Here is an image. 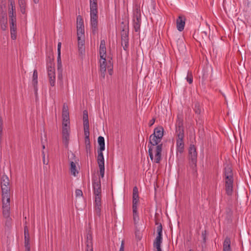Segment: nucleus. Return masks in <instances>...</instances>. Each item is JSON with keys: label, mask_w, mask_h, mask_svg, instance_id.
Instances as JSON below:
<instances>
[{"label": "nucleus", "mask_w": 251, "mask_h": 251, "mask_svg": "<svg viewBox=\"0 0 251 251\" xmlns=\"http://www.w3.org/2000/svg\"><path fill=\"white\" fill-rule=\"evenodd\" d=\"M187 81L188 82L189 84H191L193 81V78L192 74L191 72H188L187 76L186 77Z\"/></svg>", "instance_id": "obj_39"}, {"label": "nucleus", "mask_w": 251, "mask_h": 251, "mask_svg": "<svg viewBox=\"0 0 251 251\" xmlns=\"http://www.w3.org/2000/svg\"><path fill=\"white\" fill-rule=\"evenodd\" d=\"M132 207H137V204L139 201L138 190L136 186H134L133 189L132 195Z\"/></svg>", "instance_id": "obj_17"}, {"label": "nucleus", "mask_w": 251, "mask_h": 251, "mask_svg": "<svg viewBox=\"0 0 251 251\" xmlns=\"http://www.w3.org/2000/svg\"><path fill=\"white\" fill-rule=\"evenodd\" d=\"M155 225H157V235H162V226L161 223H159L157 221H155Z\"/></svg>", "instance_id": "obj_38"}, {"label": "nucleus", "mask_w": 251, "mask_h": 251, "mask_svg": "<svg viewBox=\"0 0 251 251\" xmlns=\"http://www.w3.org/2000/svg\"><path fill=\"white\" fill-rule=\"evenodd\" d=\"M42 154L43 158H45V152L44 151H42Z\"/></svg>", "instance_id": "obj_63"}, {"label": "nucleus", "mask_w": 251, "mask_h": 251, "mask_svg": "<svg viewBox=\"0 0 251 251\" xmlns=\"http://www.w3.org/2000/svg\"><path fill=\"white\" fill-rule=\"evenodd\" d=\"M202 237H203V242H206V235H205V234L203 232H202Z\"/></svg>", "instance_id": "obj_57"}, {"label": "nucleus", "mask_w": 251, "mask_h": 251, "mask_svg": "<svg viewBox=\"0 0 251 251\" xmlns=\"http://www.w3.org/2000/svg\"><path fill=\"white\" fill-rule=\"evenodd\" d=\"M29 237L28 228L26 226L24 227V236Z\"/></svg>", "instance_id": "obj_42"}, {"label": "nucleus", "mask_w": 251, "mask_h": 251, "mask_svg": "<svg viewBox=\"0 0 251 251\" xmlns=\"http://www.w3.org/2000/svg\"><path fill=\"white\" fill-rule=\"evenodd\" d=\"M155 119L153 118L152 119L150 122H149V126H151L155 122Z\"/></svg>", "instance_id": "obj_55"}, {"label": "nucleus", "mask_w": 251, "mask_h": 251, "mask_svg": "<svg viewBox=\"0 0 251 251\" xmlns=\"http://www.w3.org/2000/svg\"><path fill=\"white\" fill-rule=\"evenodd\" d=\"M62 140L66 147H67L70 139V126H62Z\"/></svg>", "instance_id": "obj_11"}, {"label": "nucleus", "mask_w": 251, "mask_h": 251, "mask_svg": "<svg viewBox=\"0 0 251 251\" xmlns=\"http://www.w3.org/2000/svg\"><path fill=\"white\" fill-rule=\"evenodd\" d=\"M47 71L50 84L53 86L55 84V68L51 63L48 65Z\"/></svg>", "instance_id": "obj_8"}, {"label": "nucleus", "mask_w": 251, "mask_h": 251, "mask_svg": "<svg viewBox=\"0 0 251 251\" xmlns=\"http://www.w3.org/2000/svg\"><path fill=\"white\" fill-rule=\"evenodd\" d=\"M37 78H38L37 71L36 70H34L33 71V74L32 82H33V85L34 86V90L35 91H37V83H38Z\"/></svg>", "instance_id": "obj_28"}, {"label": "nucleus", "mask_w": 251, "mask_h": 251, "mask_svg": "<svg viewBox=\"0 0 251 251\" xmlns=\"http://www.w3.org/2000/svg\"><path fill=\"white\" fill-rule=\"evenodd\" d=\"M107 68H108V73H109V75H112V69L110 68V66H108Z\"/></svg>", "instance_id": "obj_56"}, {"label": "nucleus", "mask_w": 251, "mask_h": 251, "mask_svg": "<svg viewBox=\"0 0 251 251\" xmlns=\"http://www.w3.org/2000/svg\"><path fill=\"white\" fill-rule=\"evenodd\" d=\"M84 34V27L77 28V39L80 40V38Z\"/></svg>", "instance_id": "obj_36"}, {"label": "nucleus", "mask_w": 251, "mask_h": 251, "mask_svg": "<svg viewBox=\"0 0 251 251\" xmlns=\"http://www.w3.org/2000/svg\"><path fill=\"white\" fill-rule=\"evenodd\" d=\"M85 149L87 153H91V145H85Z\"/></svg>", "instance_id": "obj_51"}, {"label": "nucleus", "mask_w": 251, "mask_h": 251, "mask_svg": "<svg viewBox=\"0 0 251 251\" xmlns=\"http://www.w3.org/2000/svg\"><path fill=\"white\" fill-rule=\"evenodd\" d=\"M61 43L59 42L57 45V53H61Z\"/></svg>", "instance_id": "obj_52"}, {"label": "nucleus", "mask_w": 251, "mask_h": 251, "mask_svg": "<svg viewBox=\"0 0 251 251\" xmlns=\"http://www.w3.org/2000/svg\"><path fill=\"white\" fill-rule=\"evenodd\" d=\"M25 251H30V248H25Z\"/></svg>", "instance_id": "obj_64"}, {"label": "nucleus", "mask_w": 251, "mask_h": 251, "mask_svg": "<svg viewBox=\"0 0 251 251\" xmlns=\"http://www.w3.org/2000/svg\"><path fill=\"white\" fill-rule=\"evenodd\" d=\"M162 235H157L153 243L154 247L156 248V249L161 248V244L162 243Z\"/></svg>", "instance_id": "obj_26"}, {"label": "nucleus", "mask_w": 251, "mask_h": 251, "mask_svg": "<svg viewBox=\"0 0 251 251\" xmlns=\"http://www.w3.org/2000/svg\"><path fill=\"white\" fill-rule=\"evenodd\" d=\"M133 209V219L134 221V223L135 225H136L138 221L139 220V217L137 213V207H135V209H134V207H132Z\"/></svg>", "instance_id": "obj_29"}, {"label": "nucleus", "mask_w": 251, "mask_h": 251, "mask_svg": "<svg viewBox=\"0 0 251 251\" xmlns=\"http://www.w3.org/2000/svg\"><path fill=\"white\" fill-rule=\"evenodd\" d=\"M175 135L176 137V154H181L184 150V131L183 126V119L181 117H177L176 123V132Z\"/></svg>", "instance_id": "obj_1"}, {"label": "nucleus", "mask_w": 251, "mask_h": 251, "mask_svg": "<svg viewBox=\"0 0 251 251\" xmlns=\"http://www.w3.org/2000/svg\"><path fill=\"white\" fill-rule=\"evenodd\" d=\"M30 240V237H27L26 236H25V241H29Z\"/></svg>", "instance_id": "obj_59"}, {"label": "nucleus", "mask_w": 251, "mask_h": 251, "mask_svg": "<svg viewBox=\"0 0 251 251\" xmlns=\"http://www.w3.org/2000/svg\"><path fill=\"white\" fill-rule=\"evenodd\" d=\"M224 177L226 194L228 196H231L233 193V174L231 167L229 165L225 168Z\"/></svg>", "instance_id": "obj_3"}, {"label": "nucleus", "mask_w": 251, "mask_h": 251, "mask_svg": "<svg viewBox=\"0 0 251 251\" xmlns=\"http://www.w3.org/2000/svg\"><path fill=\"white\" fill-rule=\"evenodd\" d=\"M20 11L21 13L23 14H25L26 12V6H20Z\"/></svg>", "instance_id": "obj_49"}, {"label": "nucleus", "mask_w": 251, "mask_h": 251, "mask_svg": "<svg viewBox=\"0 0 251 251\" xmlns=\"http://www.w3.org/2000/svg\"><path fill=\"white\" fill-rule=\"evenodd\" d=\"M9 185V180L7 176L3 175L1 178V186Z\"/></svg>", "instance_id": "obj_33"}, {"label": "nucleus", "mask_w": 251, "mask_h": 251, "mask_svg": "<svg viewBox=\"0 0 251 251\" xmlns=\"http://www.w3.org/2000/svg\"><path fill=\"white\" fill-rule=\"evenodd\" d=\"M0 4V20H7V14L5 11L3 10L2 7H5L6 3L4 2L5 0H1Z\"/></svg>", "instance_id": "obj_21"}, {"label": "nucleus", "mask_w": 251, "mask_h": 251, "mask_svg": "<svg viewBox=\"0 0 251 251\" xmlns=\"http://www.w3.org/2000/svg\"><path fill=\"white\" fill-rule=\"evenodd\" d=\"M161 140L162 139L160 138H158V136L155 135V134H152L150 136V141L148 145L149 154L151 161L153 160V150L154 149V147L160 144L159 143Z\"/></svg>", "instance_id": "obj_4"}, {"label": "nucleus", "mask_w": 251, "mask_h": 251, "mask_svg": "<svg viewBox=\"0 0 251 251\" xmlns=\"http://www.w3.org/2000/svg\"><path fill=\"white\" fill-rule=\"evenodd\" d=\"M189 157L191 163H192V166L196 167L197 161V152L194 145H191L190 147L189 151Z\"/></svg>", "instance_id": "obj_9"}, {"label": "nucleus", "mask_w": 251, "mask_h": 251, "mask_svg": "<svg viewBox=\"0 0 251 251\" xmlns=\"http://www.w3.org/2000/svg\"><path fill=\"white\" fill-rule=\"evenodd\" d=\"M10 32L12 39L15 40L16 38V31H10Z\"/></svg>", "instance_id": "obj_50"}, {"label": "nucleus", "mask_w": 251, "mask_h": 251, "mask_svg": "<svg viewBox=\"0 0 251 251\" xmlns=\"http://www.w3.org/2000/svg\"><path fill=\"white\" fill-rule=\"evenodd\" d=\"M200 34L203 39L206 38L207 36V34L206 31H201Z\"/></svg>", "instance_id": "obj_48"}, {"label": "nucleus", "mask_w": 251, "mask_h": 251, "mask_svg": "<svg viewBox=\"0 0 251 251\" xmlns=\"http://www.w3.org/2000/svg\"><path fill=\"white\" fill-rule=\"evenodd\" d=\"M43 163L44 164H48V162H46V160H45V158H43Z\"/></svg>", "instance_id": "obj_61"}, {"label": "nucleus", "mask_w": 251, "mask_h": 251, "mask_svg": "<svg viewBox=\"0 0 251 251\" xmlns=\"http://www.w3.org/2000/svg\"><path fill=\"white\" fill-rule=\"evenodd\" d=\"M0 25L1 30L5 31L7 29V20H0Z\"/></svg>", "instance_id": "obj_37"}, {"label": "nucleus", "mask_w": 251, "mask_h": 251, "mask_svg": "<svg viewBox=\"0 0 251 251\" xmlns=\"http://www.w3.org/2000/svg\"><path fill=\"white\" fill-rule=\"evenodd\" d=\"M128 28L124 25L121 32V44L125 50L128 48Z\"/></svg>", "instance_id": "obj_6"}, {"label": "nucleus", "mask_w": 251, "mask_h": 251, "mask_svg": "<svg viewBox=\"0 0 251 251\" xmlns=\"http://www.w3.org/2000/svg\"><path fill=\"white\" fill-rule=\"evenodd\" d=\"M100 72L101 75L103 78L105 76V73L106 70L107 63L106 61V58L101 59L100 60Z\"/></svg>", "instance_id": "obj_20"}, {"label": "nucleus", "mask_w": 251, "mask_h": 251, "mask_svg": "<svg viewBox=\"0 0 251 251\" xmlns=\"http://www.w3.org/2000/svg\"><path fill=\"white\" fill-rule=\"evenodd\" d=\"M2 191V200H10L9 185L1 186Z\"/></svg>", "instance_id": "obj_16"}, {"label": "nucleus", "mask_w": 251, "mask_h": 251, "mask_svg": "<svg viewBox=\"0 0 251 251\" xmlns=\"http://www.w3.org/2000/svg\"><path fill=\"white\" fill-rule=\"evenodd\" d=\"M19 6H26V0H18Z\"/></svg>", "instance_id": "obj_44"}, {"label": "nucleus", "mask_w": 251, "mask_h": 251, "mask_svg": "<svg viewBox=\"0 0 251 251\" xmlns=\"http://www.w3.org/2000/svg\"><path fill=\"white\" fill-rule=\"evenodd\" d=\"M100 55L101 59L106 58V50L104 40H101L100 41Z\"/></svg>", "instance_id": "obj_18"}, {"label": "nucleus", "mask_w": 251, "mask_h": 251, "mask_svg": "<svg viewBox=\"0 0 251 251\" xmlns=\"http://www.w3.org/2000/svg\"><path fill=\"white\" fill-rule=\"evenodd\" d=\"M86 247H93L92 236L91 234L88 233L87 235V240L86 242Z\"/></svg>", "instance_id": "obj_35"}, {"label": "nucleus", "mask_w": 251, "mask_h": 251, "mask_svg": "<svg viewBox=\"0 0 251 251\" xmlns=\"http://www.w3.org/2000/svg\"><path fill=\"white\" fill-rule=\"evenodd\" d=\"M162 144L158 145L154 147L153 152L154 153V157H153V160L156 163H159L162 159L161 152L162 151Z\"/></svg>", "instance_id": "obj_7"}, {"label": "nucleus", "mask_w": 251, "mask_h": 251, "mask_svg": "<svg viewBox=\"0 0 251 251\" xmlns=\"http://www.w3.org/2000/svg\"><path fill=\"white\" fill-rule=\"evenodd\" d=\"M76 28L83 27L84 22L82 17L80 15L78 16L76 18Z\"/></svg>", "instance_id": "obj_31"}, {"label": "nucleus", "mask_w": 251, "mask_h": 251, "mask_svg": "<svg viewBox=\"0 0 251 251\" xmlns=\"http://www.w3.org/2000/svg\"><path fill=\"white\" fill-rule=\"evenodd\" d=\"M84 129H89L88 115H83Z\"/></svg>", "instance_id": "obj_32"}, {"label": "nucleus", "mask_w": 251, "mask_h": 251, "mask_svg": "<svg viewBox=\"0 0 251 251\" xmlns=\"http://www.w3.org/2000/svg\"><path fill=\"white\" fill-rule=\"evenodd\" d=\"M230 244V239L229 237H226L223 243V251H231Z\"/></svg>", "instance_id": "obj_24"}, {"label": "nucleus", "mask_w": 251, "mask_h": 251, "mask_svg": "<svg viewBox=\"0 0 251 251\" xmlns=\"http://www.w3.org/2000/svg\"><path fill=\"white\" fill-rule=\"evenodd\" d=\"M62 126H70L69 112H62Z\"/></svg>", "instance_id": "obj_23"}, {"label": "nucleus", "mask_w": 251, "mask_h": 251, "mask_svg": "<svg viewBox=\"0 0 251 251\" xmlns=\"http://www.w3.org/2000/svg\"><path fill=\"white\" fill-rule=\"evenodd\" d=\"M2 215L4 218L8 219L10 217V200H2Z\"/></svg>", "instance_id": "obj_12"}, {"label": "nucleus", "mask_w": 251, "mask_h": 251, "mask_svg": "<svg viewBox=\"0 0 251 251\" xmlns=\"http://www.w3.org/2000/svg\"><path fill=\"white\" fill-rule=\"evenodd\" d=\"M141 23V11L140 8L137 7L133 12V25L135 32L140 31Z\"/></svg>", "instance_id": "obj_5"}, {"label": "nucleus", "mask_w": 251, "mask_h": 251, "mask_svg": "<svg viewBox=\"0 0 251 251\" xmlns=\"http://www.w3.org/2000/svg\"><path fill=\"white\" fill-rule=\"evenodd\" d=\"M97 162L100 168V174L101 177L104 175V160L102 152H98Z\"/></svg>", "instance_id": "obj_10"}, {"label": "nucleus", "mask_w": 251, "mask_h": 251, "mask_svg": "<svg viewBox=\"0 0 251 251\" xmlns=\"http://www.w3.org/2000/svg\"><path fill=\"white\" fill-rule=\"evenodd\" d=\"M93 188L95 196H101V183L100 179L93 181Z\"/></svg>", "instance_id": "obj_13"}, {"label": "nucleus", "mask_w": 251, "mask_h": 251, "mask_svg": "<svg viewBox=\"0 0 251 251\" xmlns=\"http://www.w3.org/2000/svg\"><path fill=\"white\" fill-rule=\"evenodd\" d=\"M95 206L96 213L100 215L101 211V196H95Z\"/></svg>", "instance_id": "obj_19"}, {"label": "nucleus", "mask_w": 251, "mask_h": 251, "mask_svg": "<svg viewBox=\"0 0 251 251\" xmlns=\"http://www.w3.org/2000/svg\"><path fill=\"white\" fill-rule=\"evenodd\" d=\"M90 22L93 35L98 33V15L97 0H90Z\"/></svg>", "instance_id": "obj_2"}, {"label": "nucleus", "mask_w": 251, "mask_h": 251, "mask_svg": "<svg viewBox=\"0 0 251 251\" xmlns=\"http://www.w3.org/2000/svg\"><path fill=\"white\" fill-rule=\"evenodd\" d=\"M83 41L80 39V40H78V45L79 50H81L83 48Z\"/></svg>", "instance_id": "obj_46"}, {"label": "nucleus", "mask_w": 251, "mask_h": 251, "mask_svg": "<svg viewBox=\"0 0 251 251\" xmlns=\"http://www.w3.org/2000/svg\"><path fill=\"white\" fill-rule=\"evenodd\" d=\"M3 128V122L1 117H0V135H2Z\"/></svg>", "instance_id": "obj_47"}, {"label": "nucleus", "mask_w": 251, "mask_h": 251, "mask_svg": "<svg viewBox=\"0 0 251 251\" xmlns=\"http://www.w3.org/2000/svg\"><path fill=\"white\" fill-rule=\"evenodd\" d=\"M194 111L196 114H200L201 112V110L200 108V105L199 103H197L195 104Z\"/></svg>", "instance_id": "obj_40"}, {"label": "nucleus", "mask_w": 251, "mask_h": 251, "mask_svg": "<svg viewBox=\"0 0 251 251\" xmlns=\"http://www.w3.org/2000/svg\"><path fill=\"white\" fill-rule=\"evenodd\" d=\"M10 4L8 14L10 19H16V9L14 0H8Z\"/></svg>", "instance_id": "obj_15"}, {"label": "nucleus", "mask_w": 251, "mask_h": 251, "mask_svg": "<svg viewBox=\"0 0 251 251\" xmlns=\"http://www.w3.org/2000/svg\"><path fill=\"white\" fill-rule=\"evenodd\" d=\"M34 3H38L39 1V0H33Z\"/></svg>", "instance_id": "obj_62"}, {"label": "nucleus", "mask_w": 251, "mask_h": 251, "mask_svg": "<svg viewBox=\"0 0 251 251\" xmlns=\"http://www.w3.org/2000/svg\"><path fill=\"white\" fill-rule=\"evenodd\" d=\"M75 194L76 197H81L83 196L82 191L80 189H78L75 190Z\"/></svg>", "instance_id": "obj_41"}, {"label": "nucleus", "mask_w": 251, "mask_h": 251, "mask_svg": "<svg viewBox=\"0 0 251 251\" xmlns=\"http://www.w3.org/2000/svg\"><path fill=\"white\" fill-rule=\"evenodd\" d=\"M10 31H16V19H10Z\"/></svg>", "instance_id": "obj_30"}, {"label": "nucleus", "mask_w": 251, "mask_h": 251, "mask_svg": "<svg viewBox=\"0 0 251 251\" xmlns=\"http://www.w3.org/2000/svg\"><path fill=\"white\" fill-rule=\"evenodd\" d=\"M62 112H69L68 106L66 103H64L63 105Z\"/></svg>", "instance_id": "obj_45"}, {"label": "nucleus", "mask_w": 251, "mask_h": 251, "mask_svg": "<svg viewBox=\"0 0 251 251\" xmlns=\"http://www.w3.org/2000/svg\"><path fill=\"white\" fill-rule=\"evenodd\" d=\"M86 251H93V247H87Z\"/></svg>", "instance_id": "obj_58"}, {"label": "nucleus", "mask_w": 251, "mask_h": 251, "mask_svg": "<svg viewBox=\"0 0 251 251\" xmlns=\"http://www.w3.org/2000/svg\"><path fill=\"white\" fill-rule=\"evenodd\" d=\"M70 171L72 175L75 176H76L78 174V172L76 169L75 163L73 161L70 162Z\"/></svg>", "instance_id": "obj_27"}, {"label": "nucleus", "mask_w": 251, "mask_h": 251, "mask_svg": "<svg viewBox=\"0 0 251 251\" xmlns=\"http://www.w3.org/2000/svg\"><path fill=\"white\" fill-rule=\"evenodd\" d=\"M85 145H91L89 139V129H84Z\"/></svg>", "instance_id": "obj_34"}, {"label": "nucleus", "mask_w": 251, "mask_h": 251, "mask_svg": "<svg viewBox=\"0 0 251 251\" xmlns=\"http://www.w3.org/2000/svg\"><path fill=\"white\" fill-rule=\"evenodd\" d=\"M60 54H61V53H58L57 62H58V69H59V68L61 66Z\"/></svg>", "instance_id": "obj_43"}, {"label": "nucleus", "mask_w": 251, "mask_h": 251, "mask_svg": "<svg viewBox=\"0 0 251 251\" xmlns=\"http://www.w3.org/2000/svg\"><path fill=\"white\" fill-rule=\"evenodd\" d=\"M153 134H155V135L158 136V138H162L164 135V129L162 126H158L154 128Z\"/></svg>", "instance_id": "obj_25"}, {"label": "nucleus", "mask_w": 251, "mask_h": 251, "mask_svg": "<svg viewBox=\"0 0 251 251\" xmlns=\"http://www.w3.org/2000/svg\"><path fill=\"white\" fill-rule=\"evenodd\" d=\"M98 142L99 146L98 152H102L105 150L104 138L102 136H99L98 138Z\"/></svg>", "instance_id": "obj_22"}, {"label": "nucleus", "mask_w": 251, "mask_h": 251, "mask_svg": "<svg viewBox=\"0 0 251 251\" xmlns=\"http://www.w3.org/2000/svg\"><path fill=\"white\" fill-rule=\"evenodd\" d=\"M119 251H124V241H122Z\"/></svg>", "instance_id": "obj_54"}, {"label": "nucleus", "mask_w": 251, "mask_h": 251, "mask_svg": "<svg viewBox=\"0 0 251 251\" xmlns=\"http://www.w3.org/2000/svg\"><path fill=\"white\" fill-rule=\"evenodd\" d=\"M186 18L184 16L180 15L176 20V27L178 31H182L184 29Z\"/></svg>", "instance_id": "obj_14"}, {"label": "nucleus", "mask_w": 251, "mask_h": 251, "mask_svg": "<svg viewBox=\"0 0 251 251\" xmlns=\"http://www.w3.org/2000/svg\"><path fill=\"white\" fill-rule=\"evenodd\" d=\"M25 248H30L29 241H25Z\"/></svg>", "instance_id": "obj_53"}, {"label": "nucleus", "mask_w": 251, "mask_h": 251, "mask_svg": "<svg viewBox=\"0 0 251 251\" xmlns=\"http://www.w3.org/2000/svg\"><path fill=\"white\" fill-rule=\"evenodd\" d=\"M83 115H88V112L86 110H85L83 112Z\"/></svg>", "instance_id": "obj_60"}]
</instances>
